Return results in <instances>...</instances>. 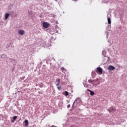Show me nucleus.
<instances>
[{
  "mask_svg": "<svg viewBox=\"0 0 127 127\" xmlns=\"http://www.w3.org/2000/svg\"><path fill=\"white\" fill-rule=\"evenodd\" d=\"M65 96H69V93L68 92V91H65Z\"/></svg>",
  "mask_w": 127,
  "mask_h": 127,
  "instance_id": "obj_17",
  "label": "nucleus"
},
{
  "mask_svg": "<svg viewBox=\"0 0 127 127\" xmlns=\"http://www.w3.org/2000/svg\"><path fill=\"white\" fill-rule=\"evenodd\" d=\"M107 19H108V24H111V23H112V22L111 21V18L110 17H107Z\"/></svg>",
  "mask_w": 127,
  "mask_h": 127,
  "instance_id": "obj_13",
  "label": "nucleus"
},
{
  "mask_svg": "<svg viewBox=\"0 0 127 127\" xmlns=\"http://www.w3.org/2000/svg\"><path fill=\"white\" fill-rule=\"evenodd\" d=\"M11 123H13V121H11Z\"/></svg>",
  "mask_w": 127,
  "mask_h": 127,
  "instance_id": "obj_22",
  "label": "nucleus"
},
{
  "mask_svg": "<svg viewBox=\"0 0 127 127\" xmlns=\"http://www.w3.org/2000/svg\"><path fill=\"white\" fill-rule=\"evenodd\" d=\"M91 75L93 77H95V76H96V72L92 71Z\"/></svg>",
  "mask_w": 127,
  "mask_h": 127,
  "instance_id": "obj_15",
  "label": "nucleus"
},
{
  "mask_svg": "<svg viewBox=\"0 0 127 127\" xmlns=\"http://www.w3.org/2000/svg\"><path fill=\"white\" fill-rule=\"evenodd\" d=\"M58 88V89L60 91L61 90V86H58L57 87Z\"/></svg>",
  "mask_w": 127,
  "mask_h": 127,
  "instance_id": "obj_18",
  "label": "nucleus"
},
{
  "mask_svg": "<svg viewBox=\"0 0 127 127\" xmlns=\"http://www.w3.org/2000/svg\"><path fill=\"white\" fill-rule=\"evenodd\" d=\"M93 85H94V86H98V85H100V81L98 79L93 80Z\"/></svg>",
  "mask_w": 127,
  "mask_h": 127,
  "instance_id": "obj_4",
  "label": "nucleus"
},
{
  "mask_svg": "<svg viewBox=\"0 0 127 127\" xmlns=\"http://www.w3.org/2000/svg\"><path fill=\"white\" fill-rule=\"evenodd\" d=\"M70 107H71V106L70 105V104H68L67 105V108H70Z\"/></svg>",
  "mask_w": 127,
  "mask_h": 127,
  "instance_id": "obj_19",
  "label": "nucleus"
},
{
  "mask_svg": "<svg viewBox=\"0 0 127 127\" xmlns=\"http://www.w3.org/2000/svg\"><path fill=\"white\" fill-rule=\"evenodd\" d=\"M108 111L109 113H111V114H114V113H115V112H116L117 110L116 109V108L114 107H111L108 110Z\"/></svg>",
  "mask_w": 127,
  "mask_h": 127,
  "instance_id": "obj_2",
  "label": "nucleus"
},
{
  "mask_svg": "<svg viewBox=\"0 0 127 127\" xmlns=\"http://www.w3.org/2000/svg\"><path fill=\"white\" fill-rule=\"evenodd\" d=\"M80 103H81V98H77L74 101V102L73 104V106H74L75 104H76V106H77V105H78V104H79Z\"/></svg>",
  "mask_w": 127,
  "mask_h": 127,
  "instance_id": "obj_3",
  "label": "nucleus"
},
{
  "mask_svg": "<svg viewBox=\"0 0 127 127\" xmlns=\"http://www.w3.org/2000/svg\"><path fill=\"white\" fill-rule=\"evenodd\" d=\"M73 0V1H77V0Z\"/></svg>",
  "mask_w": 127,
  "mask_h": 127,
  "instance_id": "obj_20",
  "label": "nucleus"
},
{
  "mask_svg": "<svg viewBox=\"0 0 127 127\" xmlns=\"http://www.w3.org/2000/svg\"><path fill=\"white\" fill-rule=\"evenodd\" d=\"M87 91L90 92L91 96H94V95H95L94 91H92V90H90V89H87Z\"/></svg>",
  "mask_w": 127,
  "mask_h": 127,
  "instance_id": "obj_10",
  "label": "nucleus"
},
{
  "mask_svg": "<svg viewBox=\"0 0 127 127\" xmlns=\"http://www.w3.org/2000/svg\"><path fill=\"white\" fill-rule=\"evenodd\" d=\"M56 85H57V86H59V85H60V78L56 79Z\"/></svg>",
  "mask_w": 127,
  "mask_h": 127,
  "instance_id": "obj_7",
  "label": "nucleus"
},
{
  "mask_svg": "<svg viewBox=\"0 0 127 127\" xmlns=\"http://www.w3.org/2000/svg\"><path fill=\"white\" fill-rule=\"evenodd\" d=\"M9 16V13H6L5 14V19L6 20L8 18V17Z\"/></svg>",
  "mask_w": 127,
  "mask_h": 127,
  "instance_id": "obj_11",
  "label": "nucleus"
},
{
  "mask_svg": "<svg viewBox=\"0 0 127 127\" xmlns=\"http://www.w3.org/2000/svg\"><path fill=\"white\" fill-rule=\"evenodd\" d=\"M88 82L90 83V84H93L94 80L89 79L88 80Z\"/></svg>",
  "mask_w": 127,
  "mask_h": 127,
  "instance_id": "obj_14",
  "label": "nucleus"
},
{
  "mask_svg": "<svg viewBox=\"0 0 127 127\" xmlns=\"http://www.w3.org/2000/svg\"><path fill=\"white\" fill-rule=\"evenodd\" d=\"M17 119V116H15L13 117V121H15Z\"/></svg>",
  "mask_w": 127,
  "mask_h": 127,
  "instance_id": "obj_16",
  "label": "nucleus"
},
{
  "mask_svg": "<svg viewBox=\"0 0 127 127\" xmlns=\"http://www.w3.org/2000/svg\"><path fill=\"white\" fill-rule=\"evenodd\" d=\"M43 26L44 28H48V27H49V26H50V24L46 22H44L43 23Z\"/></svg>",
  "mask_w": 127,
  "mask_h": 127,
  "instance_id": "obj_5",
  "label": "nucleus"
},
{
  "mask_svg": "<svg viewBox=\"0 0 127 127\" xmlns=\"http://www.w3.org/2000/svg\"><path fill=\"white\" fill-rule=\"evenodd\" d=\"M18 34H19V35H23V34H24V31H23V30H19Z\"/></svg>",
  "mask_w": 127,
  "mask_h": 127,
  "instance_id": "obj_8",
  "label": "nucleus"
},
{
  "mask_svg": "<svg viewBox=\"0 0 127 127\" xmlns=\"http://www.w3.org/2000/svg\"><path fill=\"white\" fill-rule=\"evenodd\" d=\"M96 72L97 74L99 75H102L103 74V69L101 67H98L96 68Z\"/></svg>",
  "mask_w": 127,
  "mask_h": 127,
  "instance_id": "obj_1",
  "label": "nucleus"
},
{
  "mask_svg": "<svg viewBox=\"0 0 127 127\" xmlns=\"http://www.w3.org/2000/svg\"><path fill=\"white\" fill-rule=\"evenodd\" d=\"M61 71L62 72H63V73H66L67 72V69H65V68H64V67H62L61 68Z\"/></svg>",
  "mask_w": 127,
  "mask_h": 127,
  "instance_id": "obj_9",
  "label": "nucleus"
},
{
  "mask_svg": "<svg viewBox=\"0 0 127 127\" xmlns=\"http://www.w3.org/2000/svg\"><path fill=\"white\" fill-rule=\"evenodd\" d=\"M52 127H56L54 125L52 126Z\"/></svg>",
  "mask_w": 127,
  "mask_h": 127,
  "instance_id": "obj_21",
  "label": "nucleus"
},
{
  "mask_svg": "<svg viewBox=\"0 0 127 127\" xmlns=\"http://www.w3.org/2000/svg\"><path fill=\"white\" fill-rule=\"evenodd\" d=\"M24 123H25V126L27 127L29 124L28 120H25Z\"/></svg>",
  "mask_w": 127,
  "mask_h": 127,
  "instance_id": "obj_12",
  "label": "nucleus"
},
{
  "mask_svg": "<svg viewBox=\"0 0 127 127\" xmlns=\"http://www.w3.org/2000/svg\"><path fill=\"white\" fill-rule=\"evenodd\" d=\"M116 69V68H115L114 66H113V65H109L108 67V70H109V71H113V70H115Z\"/></svg>",
  "mask_w": 127,
  "mask_h": 127,
  "instance_id": "obj_6",
  "label": "nucleus"
}]
</instances>
